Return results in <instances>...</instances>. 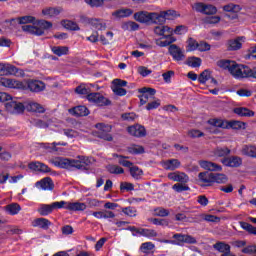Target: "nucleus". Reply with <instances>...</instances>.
<instances>
[{"label": "nucleus", "mask_w": 256, "mask_h": 256, "mask_svg": "<svg viewBox=\"0 0 256 256\" xmlns=\"http://www.w3.org/2000/svg\"><path fill=\"white\" fill-rule=\"evenodd\" d=\"M68 209V211H85L87 209V205L83 202H53L52 204H42L38 208V213L42 217H47V215H51L54 209Z\"/></svg>", "instance_id": "f257e3e1"}, {"label": "nucleus", "mask_w": 256, "mask_h": 256, "mask_svg": "<svg viewBox=\"0 0 256 256\" xmlns=\"http://www.w3.org/2000/svg\"><path fill=\"white\" fill-rule=\"evenodd\" d=\"M0 85L2 87H8L9 89H28L33 93H40V91H44L45 83L41 80H28L25 83L9 78H0Z\"/></svg>", "instance_id": "f03ea898"}, {"label": "nucleus", "mask_w": 256, "mask_h": 256, "mask_svg": "<svg viewBox=\"0 0 256 256\" xmlns=\"http://www.w3.org/2000/svg\"><path fill=\"white\" fill-rule=\"evenodd\" d=\"M5 107L12 115H21L25 109L32 113H45V107L37 102H29L25 107L23 103L11 100L5 104Z\"/></svg>", "instance_id": "7ed1b4c3"}, {"label": "nucleus", "mask_w": 256, "mask_h": 256, "mask_svg": "<svg viewBox=\"0 0 256 256\" xmlns=\"http://www.w3.org/2000/svg\"><path fill=\"white\" fill-rule=\"evenodd\" d=\"M50 163L60 169H78L79 171L87 170V167L82 164L81 159H69L63 157H56L50 160Z\"/></svg>", "instance_id": "20e7f679"}, {"label": "nucleus", "mask_w": 256, "mask_h": 256, "mask_svg": "<svg viewBox=\"0 0 256 256\" xmlns=\"http://www.w3.org/2000/svg\"><path fill=\"white\" fill-rule=\"evenodd\" d=\"M36 25L37 26L23 25L22 31L30 33V35H37L38 37H41V35H45V31H47V29H51V27H53V23L47 20H39Z\"/></svg>", "instance_id": "39448f33"}, {"label": "nucleus", "mask_w": 256, "mask_h": 256, "mask_svg": "<svg viewBox=\"0 0 256 256\" xmlns=\"http://www.w3.org/2000/svg\"><path fill=\"white\" fill-rule=\"evenodd\" d=\"M217 66L221 69L228 70L229 73L235 78V79H241V73L243 70L242 64H237V62L233 60H219L217 62Z\"/></svg>", "instance_id": "423d86ee"}, {"label": "nucleus", "mask_w": 256, "mask_h": 256, "mask_svg": "<svg viewBox=\"0 0 256 256\" xmlns=\"http://www.w3.org/2000/svg\"><path fill=\"white\" fill-rule=\"evenodd\" d=\"M188 29L187 26L185 25H178L176 28L173 30V28L169 26H156L154 28V33L155 35H159L160 37H171L173 33L175 35H185L187 33Z\"/></svg>", "instance_id": "0eeeda50"}, {"label": "nucleus", "mask_w": 256, "mask_h": 256, "mask_svg": "<svg viewBox=\"0 0 256 256\" xmlns=\"http://www.w3.org/2000/svg\"><path fill=\"white\" fill-rule=\"evenodd\" d=\"M134 19L135 21H138V23H152L154 25H159V22H157V12H136L134 14Z\"/></svg>", "instance_id": "6e6552de"}, {"label": "nucleus", "mask_w": 256, "mask_h": 256, "mask_svg": "<svg viewBox=\"0 0 256 256\" xmlns=\"http://www.w3.org/2000/svg\"><path fill=\"white\" fill-rule=\"evenodd\" d=\"M87 99L90 103H95L98 107H107V105H111V100L105 98L101 93H90L87 95Z\"/></svg>", "instance_id": "1a4fd4ad"}, {"label": "nucleus", "mask_w": 256, "mask_h": 256, "mask_svg": "<svg viewBox=\"0 0 256 256\" xmlns=\"http://www.w3.org/2000/svg\"><path fill=\"white\" fill-rule=\"evenodd\" d=\"M96 129H99L98 137L104 141H113V136L109 134L111 131V125H105L103 123L96 124Z\"/></svg>", "instance_id": "9d476101"}, {"label": "nucleus", "mask_w": 256, "mask_h": 256, "mask_svg": "<svg viewBox=\"0 0 256 256\" xmlns=\"http://www.w3.org/2000/svg\"><path fill=\"white\" fill-rule=\"evenodd\" d=\"M213 177V172H200L198 179L201 182V187H211V185H213Z\"/></svg>", "instance_id": "9b49d317"}, {"label": "nucleus", "mask_w": 256, "mask_h": 256, "mask_svg": "<svg viewBox=\"0 0 256 256\" xmlns=\"http://www.w3.org/2000/svg\"><path fill=\"white\" fill-rule=\"evenodd\" d=\"M139 93H142V95L139 96L140 105H145V103L149 101V97H153V95L157 93V90L154 88L143 87L139 89Z\"/></svg>", "instance_id": "f8f14e48"}, {"label": "nucleus", "mask_w": 256, "mask_h": 256, "mask_svg": "<svg viewBox=\"0 0 256 256\" xmlns=\"http://www.w3.org/2000/svg\"><path fill=\"white\" fill-rule=\"evenodd\" d=\"M168 51L171 57H173L174 61H183V59H185L183 50L176 44H171L168 48Z\"/></svg>", "instance_id": "ddd939ff"}, {"label": "nucleus", "mask_w": 256, "mask_h": 256, "mask_svg": "<svg viewBox=\"0 0 256 256\" xmlns=\"http://www.w3.org/2000/svg\"><path fill=\"white\" fill-rule=\"evenodd\" d=\"M127 131L129 135H132V137H145V135H147V130H145V126L139 124L129 126L127 128Z\"/></svg>", "instance_id": "4468645a"}, {"label": "nucleus", "mask_w": 256, "mask_h": 256, "mask_svg": "<svg viewBox=\"0 0 256 256\" xmlns=\"http://www.w3.org/2000/svg\"><path fill=\"white\" fill-rule=\"evenodd\" d=\"M168 179L177 183H189V176L185 172L180 171L168 173Z\"/></svg>", "instance_id": "2eb2a0df"}, {"label": "nucleus", "mask_w": 256, "mask_h": 256, "mask_svg": "<svg viewBox=\"0 0 256 256\" xmlns=\"http://www.w3.org/2000/svg\"><path fill=\"white\" fill-rule=\"evenodd\" d=\"M19 70L17 67L9 64H2L0 63V76L3 77L5 75H19Z\"/></svg>", "instance_id": "dca6fc26"}, {"label": "nucleus", "mask_w": 256, "mask_h": 256, "mask_svg": "<svg viewBox=\"0 0 256 256\" xmlns=\"http://www.w3.org/2000/svg\"><path fill=\"white\" fill-rule=\"evenodd\" d=\"M225 167H241L243 160L239 156L226 157L221 160Z\"/></svg>", "instance_id": "f3484780"}, {"label": "nucleus", "mask_w": 256, "mask_h": 256, "mask_svg": "<svg viewBox=\"0 0 256 256\" xmlns=\"http://www.w3.org/2000/svg\"><path fill=\"white\" fill-rule=\"evenodd\" d=\"M157 22L158 25H163L167 21V19H172V17H177V11L175 10H167L157 13Z\"/></svg>", "instance_id": "a211bd4d"}, {"label": "nucleus", "mask_w": 256, "mask_h": 256, "mask_svg": "<svg viewBox=\"0 0 256 256\" xmlns=\"http://www.w3.org/2000/svg\"><path fill=\"white\" fill-rule=\"evenodd\" d=\"M199 165L200 167H202V169H205L206 171H223V167L215 162L201 160L199 162Z\"/></svg>", "instance_id": "6ab92c4d"}, {"label": "nucleus", "mask_w": 256, "mask_h": 256, "mask_svg": "<svg viewBox=\"0 0 256 256\" xmlns=\"http://www.w3.org/2000/svg\"><path fill=\"white\" fill-rule=\"evenodd\" d=\"M28 168L31 169V171H39L40 173H51V168L41 162H31L28 164Z\"/></svg>", "instance_id": "aec40b11"}, {"label": "nucleus", "mask_w": 256, "mask_h": 256, "mask_svg": "<svg viewBox=\"0 0 256 256\" xmlns=\"http://www.w3.org/2000/svg\"><path fill=\"white\" fill-rule=\"evenodd\" d=\"M36 187H40L44 191H53L55 189V184L50 177H46L38 182H36Z\"/></svg>", "instance_id": "412c9836"}, {"label": "nucleus", "mask_w": 256, "mask_h": 256, "mask_svg": "<svg viewBox=\"0 0 256 256\" xmlns=\"http://www.w3.org/2000/svg\"><path fill=\"white\" fill-rule=\"evenodd\" d=\"M243 43H245V37L241 36L236 39L229 40L227 45H228V50L229 51H239L241 47L243 46Z\"/></svg>", "instance_id": "4be33fe9"}, {"label": "nucleus", "mask_w": 256, "mask_h": 256, "mask_svg": "<svg viewBox=\"0 0 256 256\" xmlns=\"http://www.w3.org/2000/svg\"><path fill=\"white\" fill-rule=\"evenodd\" d=\"M69 113L75 117H87L89 115V109L85 106H76L69 109Z\"/></svg>", "instance_id": "5701e85b"}, {"label": "nucleus", "mask_w": 256, "mask_h": 256, "mask_svg": "<svg viewBox=\"0 0 256 256\" xmlns=\"http://www.w3.org/2000/svg\"><path fill=\"white\" fill-rule=\"evenodd\" d=\"M256 79V67L249 68V66L242 65V72L240 74V79L248 78Z\"/></svg>", "instance_id": "b1692460"}, {"label": "nucleus", "mask_w": 256, "mask_h": 256, "mask_svg": "<svg viewBox=\"0 0 256 256\" xmlns=\"http://www.w3.org/2000/svg\"><path fill=\"white\" fill-rule=\"evenodd\" d=\"M33 227H39L40 229H44L47 231L49 227H51L52 223L47 218H37L32 222Z\"/></svg>", "instance_id": "393cba45"}, {"label": "nucleus", "mask_w": 256, "mask_h": 256, "mask_svg": "<svg viewBox=\"0 0 256 256\" xmlns=\"http://www.w3.org/2000/svg\"><path fill=\"white\" fill-rule=\"evenodd\" d=\"M180 167H181V161L177 159H169L163 163V168L166 171H175V169H179Z\"/></svg>", "instance_id": "a878e982"}, {"label": "nucleus", "mask_w": 256, "mask_h": 256, "mask_svg": "<svg viewBox=\"0 0 256 256\" xmlns=\"http://www.w3.org/2000/svg\"><path fill=\"white\" fill-rule=\"evenodd\" d=\"M63 12V8L61 7H48L42 10V15L46 17H57V15Z\"/></svg>", "instance_id": "bb28decb"}, {"label": "nucleus", "mask_w": 256, "mask_h": 256, "mask_svg": "<svg viewBox=\"0 0 256 256\" xmlns=\"http://www.w3.org/2000/svg\"><path fill=\"white\" fill-rule=\"evenodd\" d=\"M233 113H235L239 117H254L255 116V112L246 107L234 108Z\"/></svg>", "instance_id": "cd10ccee"}, {"label": "nucleus", "mask_w": 256, "mask_h": 256, "mask_svg": "<svg viewBox=\"0 0 256 256\" xmlns=\"http://www.w3.org/2000/svg\"><path fill=\"white\" fill-rule=\"evenodd\" d=\"M242 155L256 159V146L244 145L241 150Z\"/></svg>", "instance_id": "c85d7f7f"}, {"label": "nucleus", "mask_w": 256, "mask_h": 256, "mask_svg": "<svg viewBox=\"0 0 256 256\" xmlns=\"http://www.w3.org/2000/svg\"><path fill=\"white\" fill-rule=\"evenodd\" d=\"M127 151L128 153H130V155H143V153H145V147L137 144H132L127 147Z\"/></svg>", "instance_id": "c756f323"}, {"label": "nucleus", "mask_w": 256, "mask_h": 256, "mask_svg": "<svg viewBox=\"0 0 256 256\" xmlns=\"http://www.w3.org/2000/svg\"><path fill=\"white\" fill-rule=\"evenodd\" d=\"M11 23H18V25H27V23H35V17L33 16H22L13 18Z\"/></svg>", "instance_id": "7c9ffc66"}, {"label": "nucleus", "mask_w": 256, "mask_h": 256, "mask_svg": "<svg viewBox=\"0 0 256 256\" xmlns=\"http://www.w3.org/2000/svg\"><path fill=\"white\" fill-rule=\"evenodd\" d=\"M213 249H215V251H219V253H229L231 251V246L225 242H216L213 245Z\"/></svg>", "instance_id": "2f4dec72"}, {"label": "nucleus", "mask_w": 256, "mask_h": 256, "mask_svg": "<svg viewBox=\"0 0 256 256\" xmlns=\"http://www.w3.org/2000/svg\"><path fill=\"white\" fill-rule=\"evenodd\" d=\"M91 26L98 31H105V29H107V23H105L103 19L99 18H93Z\"/></svg>", "instance_id": "473e14b6"}, {"label": "nucleus", "mask_w": 256, "mask_h": 256, "mask_svg": "<svg viewBox=\"0 0 256 256\" xmlns=\"http://www.w3.org/2000/svg\"><path fill=\"white\" fill-rule=\"evenodd\" d=\"M113 157H116L118 160L119 165H122V167H127L129 170L133 166V162L128 161L126 159H129L128 156L119 155V154H113Z\"/></svg>", "instance_id": "72a5a7b5"}, {"label": "nucleus", "mask_w": 256, "mask_h": 256, "mask_svg": "<svg viewBox=\"0 0 256 256\" xmlns=\"http://www.w3.org/2000/svg\"><path fill=\"white\" fill-rule=\"evenodd\" d=\"M113 157H116L118 160L119 165H122V167H127L129 170L133 166V162L128 161L126 159H129L128 156L119 155V154H113Z\"/></svg>", "instance_id": "f704fd0d"}, {"label": "nucleus", "mask_w": 256, "mask_h": 256, "mask_svg": "<svg viewBox=\"0 0 256 256\" xmlns=\"http://www.w3.org/2000/svg\"><path fill=\"white\" fill-rule=\"evenodd\" d=\"M106 169L111 175H123L125 173V169L115 164H109Z\"/></svg>", "instance_id": "c9c22d12"}, {"label": "nucleus", "mask_w": 256, "mask_h": 256, "mask_svg": "<svg viewBox=\"0 0 256 256\" xmlns=\"http://www.w3.org/2000/svg\"><path fill=\"white\" fill-rule=\"evenodd\" d=\"M52 52L54 55L61 57L63 55H69V47L67 46H54L52 47Z\"/></svg>", "instance_id": "e433bc0d"}, {"label": "nucleus", "mask_w": 256, "mask_h": 256, "mask_svg": "<svg viewBox=\"0 0 256 256\" xmlns=\"http://www.w3.org/2000/svg\"><path fill=\"white\" fill-rule=\"evenodd\" d=\"M214 155L215 157H224L225 159L228 155H231V149L227 147H217L214 150Z\"/></svg>", "instance_id": "4c0bfd02"}, {"label": "nucleus", "mask_w": 256, "mask_h": 256, "mask_svg": "<svg viewBox=\"0 0 256 256\" xmlns=\"http://www.w3.org/2000/svg\"><path fill=\"white\" fill-rule=\"evenodd\" d=\"M213 179L212 183H218V184H224L229 181V178H227V175L222 174V173H213Z\"/></svg>", "instance_id": "58836bf2"}, {"label": "nucleus", "mask_w": 256, "mask_h": 256, "mask_svg": "<svg viewBox=\"0 0 256 256\" xmlns=\"http://www.w3.org/2000/svg\"><path fill=\"white\" fill-rule=\"evenodd\" d=\"M230 127V129H245V122L231 120L226 122V128Z\"/></svg>", "instance_id": "ea45409f"}, {"label": "nucleus", "mask_w": 256, "mask_h": 256, "mask_svg": "<svg viewBox=\"0 0 256 256\" xmlns=\"http://www.w3.org/2000/svg\"><path fill=\"white\" fill-rule=\"evenodd\" d=\"M209 125L212 127H220L221 129H227V121H223L222 119L213 118L208 120Z\"/></svg>", "instance_id": "a19ab883"}, {"label": "nucleus", "mask_w": 256, "mask_h": 256, "mask_svg": "<svg viewBox=\"0 0 256 256\" xmlns=\"http://www.w3.org/2000/svg\"><path fill=\"white\" fill-rule=\"evenodd\" d=\"M201 63H202V60L201 58L199 57H189L187 59V62L186 64L189 66V67H193V68H197V67H201Z\"/></svg>", "instance_id": "79ce46f5"}, {"label": "nucleus", "mask_w": 256, "mask_h": 256, "mask_svg": "<svg viewBox=\"0 0 256 256\" xmlns=\"http://www.w3.org/2000/svg\"><path fill=\"white\" fill-rule=\"evenodd\" d=\"M140 235H142V237H148V239H151L153 237H157L159 234L153 229L141 228Z\"/></svg>", "instance_id": "37998d69"}, {"label": "nucleus", "mask_w": 256, "mask_h": 256, "mask_svg": "<svg viewBox=\"0 0 256 256\" xmlns=\"http://www.w3.org/2000/svg\"><path fill=\"white\" fill-rule=\"evenodd\" d=\"M62 25L65 27V29H69L70 31H79L80 29L77 23L70 20H63Z\"/></svg>", "instance_id": "c03bdc74"}, {"label": "nucleus", "mask_w": 256, "mask_h": 256, "mask_svg": "<svg viewBox=\"0 0 256 256\" xmlns=\"http://www.w3.org/2000/svg\"><path fill=\"white\" fill-rule=\"evenodd\" d=\"M6 211L9 212L10 215H17L21 211V206L17 203H12L6 206Z\"/></svg>", "instance_id": "a18cd8bd"}, {"label": "nucleus", "mask_w": 256, "mask_h": 256, "mask_svg": "<svg viewBox=\"0 0 256 256\" xmlns=\"http://www.w3.org/2000/svg\"><path fill=\"white\" fill-rule=\"evenodd\" d=\"M130 175L133 179H140L141 175H143V170L140 169L138 166H132L130 169Z\"/></svg>", "instance_id": "49530a36"}, {"label": "nucleus", "mask_w": 256, "mask_h": 256, "mask_svg": "<svg viewBox=\"0 0 256 256\" xmlns=\"http://www.w3.org/2000/svg\"><path fill=\"white\" fill-rule=\"evenodd\" d=\"M172 189L176 191V193H183V191H191V188H189L185 183H176L172 186Z\"/></svg>", "instance_id": "de8ad7c7"}, {"label": "nucleus", "mask_w": 256, "mask_h": 256, "mask_svg": "<svg viewBox=\"0 0 256 256\" xmlns=\"http://www.w3.org/2000/svg\"><path fill=\"white\" fill-rule=\"evenodd\" d=\"M132 13H133V11L131 9L126 8V9L117 10L116 12H114V15L116 17L123 18V17H131Z\"/></svg>", "instance_id": "09e8293b"}, {"label": "nucleus", "mask_w": 256, "mask_h": 256, "mask_svg": "<svg viewBox=\"0 0 256 256\" xmlns=\"http://www.w3.org/2000/svg\"><path fill=\"white\" fill-rule=\"evenodd\" d=\"M150 223L153 225H160L161 227H169V220L167 219H159V218H150Z\"/></svg>", "instance_id": "8fccbe9b"}, {"label": "nucleus", "mask_w": 256, "mask_h": 256, "mask_svg": "<svg viewBox=\"0 0 256 256\" xmlns=\"http://www.w3.org/2000/svg\"><path fill=\"white\" fill-rule=\"evenodd\" d=\"M215 13H217V7L211 4L204 5V10L202 12L203 15H215Z\"/></svg>", "instance_id": "3c124183"}, {"label": "nucleus", "mask_w": 256, "mask_h": 256, "mask_svg": "<svg viewBox=\"0 0 256 256\" xmlns=\"http://www.w3.org/2000/svg\"><path fill=\"white\" fill-rule=\"evenodd\" d=\"M211 79V72L209 70H204L198 77L199 83L205 84Z\"/></svg>", "instance_id": "603ef678"}, {"label": "nucleus", "mask_w": 256, "mask_h": 256, "mask_svg": "<svg viewBox=\"0 0 256 256\" xmlns=\"http://www.w3.org/2000/svg\"><path fill=\"white\" fill-rule=\"evenodd\" d=\"M153 249H155V244H153V242H145L140 246V251H142V253H149V251H153Z\"/></svg>", "instance_id": "864d4df0"}, {"label": "nucleus", "mask_w": 256, "mask_h": 256, "mask_svg": "<svg viewBox=\"0 0 256 256\" xmlns=\"http://www.w3.org/2000/svg\"><path fill=\"white\" fill-rule=\"evenodd\" d=\"M199 42H197V40H195V38H188L187 40V47H188V51H197Z\"/></svg>", "instance_id": "5fc2aeb1"}, {"label": "nucleus", "mask_w": 256, "mask_h": 256, "mask_svg": "<svg viewBox=\"0 0 256 256\" xmlns=\"http://www.w3.org/2000/svg\"><path fill=\"white\" fill-rule=\"evenodd\" d=\"M50 123L51 120L43 121L41 119H37L34 121V126L38 127L39 129H47Z\"/></svg>", "instance_id": "6e6d98bb"}, {"label": "nucleus", "mask_w": 256, "mask_h": 256, "mask_svg": "<svg viewBox=\"0 0 256 256\" xmlns=\"http://www.w3.org/2000/svg\"><path fill=\"white\" fill-rule=\"evenodd\" d=\"M240 227H242V229H244V231H247L251 235H255L256 227H254L253 225H251L247 222H240Z\"/></svg>", "instance_id": "4d7b16f0"}, {"label": "nucleus", "mask_w": 256, "mask_h": 256, "mask_svg": "<svg viewBox=\"0 0 256 256\" xmlns=\"http://www.w3.org/2000/svg\"><path fill=\"white\" fill-rule=\"evenodd\" d=\"M219 21H221V17L219 16H208L204 19V23L207 25H216Z\"/></svg>", "instance_id": "13d9d810"}, {"label": "nucleus", "mask_w": 256, "mask_h": 256, "mask_svg": "<svg viewBox=\"0 0 256 256\" xmlns=\"http://www.w3.org/2000/svg\"><path fill=\"white\" fill-rule=\"evenodd\" d=\"M75 92L78 93V95H89L91 90L85 87V85L81 84L80 86L76 87Z\"/></svg>", "instance_id": "bf43d9fd"}, {"label": "nucleus", "mask_w": 256, "mask_h": 256, "mask_svg": "<svg viewBox=\"0 0 256 256\" xmlns=\"http://www.w3.org/2000/svg\"><path fill=\"white\" fill-rule=\"evenodd\" d=\"M122 213H124V215H128V217H136L137 209L133 207H125L122 208Z\"/></svg>", "instance_id": "052dcab7"}, {"label": "nucleus", "mask_w": 256, "mask_h": 256, "mask_svg": "<svg viewBox=\"0 0 256 256\" xmlns=\"http://www.w3.org/2000/svg\"><path fill=\"white\" fill-rule=\"evenodd\" d=\"M197 50L200 52L211 51V45L205 41H200Z\"/></svg>", "instance_id": "680f3d73"}, {"label": "nucleus", "mask_w": 256, "mask_h": 256, "mask_svg": "<svg viewBox=\"0 0 256 256\" xmlns=\"http://www.w3.org/2000/svg\"><path fill=\"white\" fill-rule=\"evenodd\" d=\"M191 7L193 11H196V13H203L205 9V3L203 2H196L194 4H191Z\"/></svg>", "instance_id": "e2e57ef3"}, {"label": "nucleus", "mask_w": 256, "mask_h": 256, "mask_svg": "<svg viewBox=\"0 0 256 256\" xmlns=\"http://www.w3.org/2000/svg\"><path fill=\"white\" fill-rule=\"evenodd\" d=\"M188 136H190L191 139H197L199 137H205V133L197 129H192L188 132Z\"/></svg>", "instance_id": "0e129e2a"}, {"label": "nucleus", "mask_w": 256, "mask_h": 256, "mask_svg": "<svg viewBox=\"0 0 256 256\" xmlns=\"http://www.w3.org/2000/svg\"><path fill=\"white\" fill-rule=\"evenodd\" d=\"M134 189H135V185H133V183L121 182L120 184L121 191H134Z\"/></svg>", "instance_id": "69168bd1"}, {"label": "nucleus", "mask_w": 256, "mask_h": 256, "mask_svg": "<svg viewBox=\"0 0 256 256\" xmlns=\"http://www.w3.org/2000/svg\"><path fill=\"white\" fill-rule=\"evenodd\" d=\"M185 236L186 234H180V233H176L172 236V238H174L176 241V243H174V245H181V243H185Z\"/></svg>", "instance_id": "338daca9"}, {"label": "nucleus", "mask_w": 256, "mask_h": 256, "mask_svg": "<svg viewBox=\"0 0 256 256\" xmlns=\"http://www.w3.org/2000/svg\"><path fill=\"white\" fill-rule=\"evenodd\" d=\"M85 3L90 7H103L104 0H85Z\"/></svg>", "instance_id": "774afa93"}]
</instances>
